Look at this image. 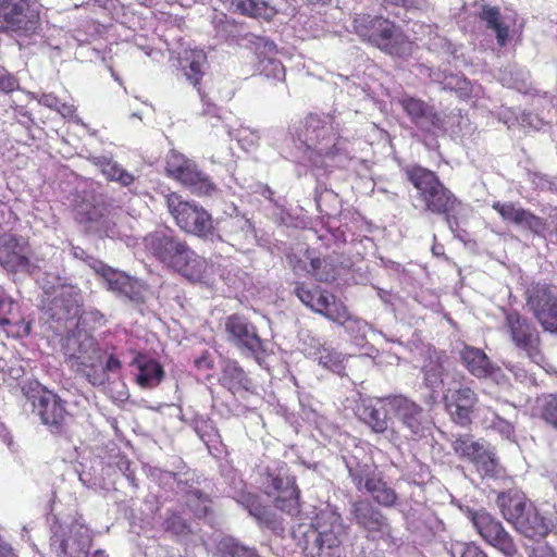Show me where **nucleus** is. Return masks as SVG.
I'll use <instances>...</instances> for the list:
<instances>
[{
    "mask_svg": "<svg viewBox=\"0 0 557 557\" xmlns=\"http://www.w3.org/2000/svg\"><path fill=\"white\" fill-rule=\"evenodd\" d=\"M145 248L168 268L172 269L175 262L188 247L187 244L173 236L168 231H156L144 238Z\"/></svg>",
    "mask_w": 557,
    "mask_h": 557,
    "instance_id": "22",
    "label": "nucleus"
},
{
    "mask_svg": "<svg viewBox=\"0 0 557 557\" xmlns=\"http://www.w3.org/2000/svg\"><path fill=\"white\" fill-rule=\"evenodd\" d=\"M165 170L170 176L188 186L197 195L210 196L216 190L209 176L177 151H171L168 154Z\"/></svg>",
    "mask_w": 557,
    "mask_h": 557,
    "instance_id": "16",
    "label": "nucleus"
},
{
    "mask_svg": "<svg viewBox=\"0 0 557 557\" xmlns=\"http://www.w3.org/2000/svg\"><path fill=\"white\" fill-rule=\"evenodd\" d=\"M0 265L13 273L30 272L29 247L25 238L13 234L0 236Z\"/></svg>",
    "mask_w": 557,
    "mask_h": 557,
    "instance_id": "23",
    "label": "nucleus"
},
{
    "mask_svg": "<svg viewBox=\"0 0 557 557\" xmlns=\"http://www.w3.org/2000/svg\"><path fill=\"white\" fill-rule=\"evenodd\" d=\"M389 399L391 397L364 400L358 408L359 418L375 433H384L388 429Z\"/></svg>",
    "mask_w": 557,
    "mask_h": 557,
    "instance_id": "29",
    "label": "nucleus"
},
{
    "mask_svg": "<svg viewBox=\"0 0 557 557\" xmlns=\"http://www.w3.org/2000/svg\"><path fill=\"white\" fill-rule=\"evenodd\" d=\"M230 11L249 17L270 20L276 14V10L268 0H220Z\"/></svg>",
    "mask_w": 557,
    "mask_h": 557,
    "instance_id": "36",
    "label": "nucleus"
},
{
    "mask_svg": "<svg viewBox=\"0 0 557 557\" xmlns=\"http://www.w3.org/2000/svg\"><path fill=\"white\" fill-rule=\"evenodd\" d=\"M497 505L504 518L517 528L530 504L524 494L518 491H508L498 495Z\"/></svg>",
    "mask_w": 557,
    "mask_h": 557,
    "instance_id": "34",
    "label": "nucleus"
},
{
    "mask_svg": "<svg viewBox=\"0 0 557 557\" xmlns=\"http://www.w3.org/2000/svg\"><path fill=\"white\" fill-rule=\"evenodd\" d=\"M552 527V521L542 516L537 508L530 504L516 529L525 537L536 539L546 536Z\"/></svg>",
    "mask_w": 557,
    "mask_h": 557,
    "instance_id": "35",
    "label": "nucleus"
},
{
    "mask_svg": "<svg viewBox=\"0 0 557 557\" xmlns=\"http://www.w3.org/2000/svg\"><path fill=\"white\" fill-rule=\"evenodd\" d=\"M527 306L544 331L557 334V289L535 284L528 289Z\"/></svg>",
    "mask_w": 557,
    "mask_h": 557,
    "instance_id": "18",
    "label": "nucleus"
},
{
    "mask_svg": "<svg viewBox=\"0 0 557 557\" xmlns=\"http://www.w3.org/2000/svg\"><path fill=\"white\" fill-rule=\"evenodd\" d=\"M18 88L17 79L5 70H0V91L9 94Z\"/></svg>",
    "mask_w": 557,
    "mask_h": 557,
    "instance_id": "58",
    "label": "nucleus"
},
{
    "mask_svg": "<svg viewBox=\"0 0 557 557\" xmlns=\"http://www.w3.org/2000/svg\"><path fill=\"white\" fill-rule=\"evenodd\" d=\"M262 486L267 495L274 498L275 507L289 516H296L300 511L299 491L295 485V479L289 475L285 466L268 470Z\"/></svg>",
    "mask_w": 557,
    "mask_h": 557,
    "instance_id": "11",
    "label": "nucleus"
},
{
    "mask_svg": "<svg viewBox=\"0 0 557 557\" xmlns=\"http://www.w3.org/2000/svg\"><path fill=\"white\" fill-rule=\"evenodd\" d=\"M346 466L356 488L368 492L373 500L383 507L397 505V494L368 463L346 461Z\"/></svg>",
    "mask_w": 557,
    "mask_h": 557,
    "instance_id": "15",
    "label": "nucleus"
},
{
    "mask_svg": "<svg viewBox=\"0 0 557 557\" xmlns=\"http://www.w3.org/2000/svg\"><path fill=\"white\" fill-rule=\"evenodd\" d=\"M50 304V317L57 321L73 320L81 313L83 297L78 287L61 284L54 288Z\"/></svg>",
    "mask_w": 557,
    "mask_h": 557,
    "instance_id": "25",
    "label": "nucleus"
},
{
    "mask_svg": "<svg viewBox=\"0 0 557 557\" xmlns=\"http://www.w3.org/2000/svg\"><path fill=\"white\" fill-rule=\"evenodd\" d=\"M227 341L259 364L265 354V342L258 335L257 327L243 315L232 314L225 320Z\"/></svg>",
    "mask_w": 557,
    "mask_h": 557,
    "instance_id": "13",
    "label": "nucleus"
},
{
    "mask_svg": "<svg viewBox=\"0 0 557 557\" xmlns=\"http://www.w3.org/2000/svg\"><path fill=\"white\" fill-rule=\"evenodd\" d=\"M480 17L486 23L487 28L495 32L498 45L505 46L509 38V27L502 21L498 8L484 5Z\"/></svg>",
    "mask_w": 557,
    "mask_h": 557,
    "instance_id": "44",
    "label": "nucleus"
},
{
    "mask_svg": "<svg viewBox=\"0 0 557 557\" xmlns=\"http://www.w3.org/2000/svg\"><path fill=\"white\" fill-rule=\"evenodd\" d=\"M293 535L308 556L342 557L347 527L342 516L327 507L320 510L309 524L294 528Z\"/></svg>",
    "mask_w": 557,
    "mask_h": 557,
    "instance_id": "3",
    "label": "nucleus"
},
{
    "mask_svg": "<svg viewBox=\"0 0 557 557\" xmlns=\"http://www.w3.org/2000/svg\"><path fill=\"white\" fill-rule=\"evenodd\" d=\"M195 432L198 434L200 440L210 447L211 444H214L219 440V434L216 429L214 428L212 421L205 418H197L194 422Z\"/></svg>",
    "mask_w": 557,
    "mask_h": 557,
    "instance_id": "52",
    "label": "nucleus"
},
{
    "mask_svg": "<svg viewBox=\"0 0 557 557\" xmlns=\"http://www.w3.org/2000/svg\"><path fill=\"white\" fill-rule=\"evenodd\" d=\"M309 272L320 282H331L336 277L335 267L326 259L312 258Z\"/></svg>",
    "mask_w": 557,
    "mask_h": 557,
    "instance_id": "49",
    "label": "nucleus"
},
{
    "mask_svg": "<svg viewBox=\"0 0 557 557\" xmlns=\"http://www.w3.org/2000/svg\"><path fill=\"white\" fill-rule=\"evenodd\" d=\"M195 364L198 369H211L212 360L209 358L207 354H203L201 357L195 360Z\"/></svg>",
    "mask_w": 557,
    "mask_h": 557,
    "instance_id": "64",
    "label": "nucleus"
},
{
    "mask_svg": "<svg viewBox=\"0 0 557 557\" xmlns=\"http://www.w3.org/2000/svg\"><path fill=\"white\" fill-rule=\"evenodd\" d=\"M219 382L233 394L239 391H248L251 385V381L244 369L237 361L230 359L224 360L222 363Z\"/></svg>",
    "mask_w": 557,
    "mask_h": 557,
    "instance_id": "37",
    "label": "nucleus"
},
{
    "mask_svg": "<svg viewBox=\"0 0 557 557\" xmlns=\"http://www.w3.org/2000/svg\"><path fill=\"white\" fill-rule=\"evenodd\" d=\"M395 3L406 9L423 10L426 8V0H396Z\"/></svg>",
    "mask_w": 557,
    "mask_h": 557,
    "instance_id": "62",
    "label": "nucleus"
},
{
    "mask_svg": "<svg viewBox=\"0 0 557 557\" xmlns=\"http://www.w3.org/2000/svg\"><path fill=\"white\" fill-rule=\"evenodd\" d=\"M354 32L381 51L398 58H408L413 42L392 21L370 14H356L352 21Z\"/></svg>",
    "mask_w": 557,
    "mask_h": 557,
    "instance_id": "5",
    "label": "nucleus"
},
{
    "mask_svg": "<svg viewBox=\"0 0 557 557\" xmlns=\"http://www.w3.org/2000/svg\"><path fill=\"white\" fill-rule=\"evenodd\" d=\"M532 557H557V552L553 547L542 544L533 548Z\"/></svg>",
    "mask_w": 557,
    "mask_h": 557,
    "instance_id": "60",
    "label": "nucleus"
},
{
    "mask_svg": "<svg viewBox=\"0 0 557 557\" xmlns=\"http://www.w3.org/2000/svg\"><path fill=\"white\" fill-rule=\"evenodd\" d=\"M164 529L174 535H185L190 532L189 524L176 512H171L164 520Z\"/></svg>",
    "mask_w": 557,
    "mask_h": 557,
    "instance_id": "55",
    "label": "nucleus"
},
{
    "mask_svg": "<svg viewBox=\"0 0 557 557\" xmlns=\"http://www.w3.org/2000/svg\"><path fill=\"white\" fill-rule=\"evenodd\" d=\"M239 504L253 517L259 523L267 525L268 528L275 529V518L271 510L263 506L259 498L255 495L247 494L243 495Z\"/></svg>",
    "mask_w": 557,
    "mask_h": 557,
    "instance_id": "43",
    "label": "nucleus"
},
{
    "mask_svg": "<svg viewBox=\"0 0 557 557\" xmlns=\"http://www.w3.org/2000/svg\"><path fill=\"white\" fill-rule=\"evenodd\" d=\"M90 268L103 278L107 288L115 294L127 283V278L129 277L124 272L112 269L100 260L90 259Z\"/></svg>",
    "mask_w": 557,
    "mask_h": 557,
    "instance_id": "45",
    "label": "nucleus"
},
{
    "mask_svg": "<svg viewBox=\"0 0 557 557\" xmlns=\"http://www.w3.org/2000/svg\"><path fill=\"white\" fill-rule=\"evenodd\" d=\"M387 405L391 413L407 431V437L417 440L425 435L428 422L424 419L422 407L404 396L391 397Z\"/></svg>",
    "mask_w": 557,
    "mask_h": 557,
    "instance_id": "20",
    "label": "nucleus"
},
{
    "mask_svg": "<svg viewBox=\"0 0 557 557\" xmlns=\"http://www.w3.org/2000/svg\"><path fill=\"white\" fill-rule=\"evenodd\" d=\"M295 292L304 305L329 320L339 325H346L350 331L356 329L358 333H364L368 329V323L350 314L348 308L334 295L321 290L319 287L307 288L304 285L298 286Z\"/></svg>",
    "mask_w": 557,
    "mask_h": 557,
    "instance_id": "6",
    "label": "nucleus"
},
{
    "mask_svg": "<svg viewBox=\"0 0 557 557\" xmlns=\"http://www.w3.org/2000/svg\"><path fill=\"white\" fill-rule=\"evenodd\" d=\"M40 24L39 7L33 0H0V32L32 37Z\"/></svg>",
    "mask_w": 557,
    "mask_h": 557,
    "instance_id": "7",
    "label": "nucleus"
},
{
    "mask_svg": "<svg viewBox=\"0 0 557 557\" xmlns=\"http://www.w3.org/2000/svg\"><path fill=\"white\" fill-rule=\"evenodd\" d=\"M71 255L73 256V258L86 262L89 267L90 259L96 260L94 257L89 256L83 248L74 245H71Z\"/></svg>",
    "mask_w": 557,
    "mask_h": 557,
    "instance_id": "61",
    "label": "nucleus"
},
{
    "mask_svg": "<svg viewBox=\"0 0 557 557\" xmlns=\"http://www.w3.org/2000/svg\"><path fill=\"white\" fill-rule=\"evenodd\" d=\"M454 450L462 458L470 460L478 472L487 478H497L502 473L496 454L484 442L474 441L471 436L457 437L453 443Z\"/></svg>",
    "mask_w": 557,
    "mask_h": 557,
    "instance_id": "17",
    "label": "nucleus"
},
{
    "mask_svg": "<svg viewBox=\"0 0 557 557\" xmlns=\"http://www.w3.org/2000/svg\"><path fill=\"white\" fill-rule=\"evenodd\" d=\"M451 557H487V555L475 544L456 543L449 548Z\"/></svg>",
    "mask_w": 557,
    "mask_h": 557,
    "instance_id": "56",
    "label": "nucleus"
},
{
    "mask_svg": "<svg viewBox=\"0 0 557 557\" xmlns=\"http://www.w3.org/2000/svg\"><path fill=\"white\" fill-rule=\"evenodd\" d=\"M502 84L518 91H527L528 73L523 70L509 69L502 72L499 76Z\"/></svg>",
    "mask_w": 557,
    "mask_h": 557,
    "instance_id": "48",
    "label": "nucleus"
},
{
    "mask_svg": "<svg viewBox=\"0 0 557 557\" xmlns=\"http://www.w3.org/2000/svg\"><path fill=\"white\" fill-rule=\"evenodd\" d=\"M208 263L207 260L197 255L189 247L186 248L185 252L181 257L178 262L174 263L172 270L176 271L184 277L193 282L201 281L207 272Z\"/></svg>",
    "mask_w": 557,
    "mask_h": 557,
    "instance_id": "38",
    "label": "nucleus"
},
{
    "mask_svg": "<svg viewBox=\"0 0 557 557\" xmlns=\"http://www.w3.org/2000/svg\"><path fill=\"white\" fill-rule=\"evenodd\" d=\"M302 350L306 356L314 358L320 366L335 373L339 374L345 369V357L333 348L323 345L319 338L311 337L309 342L305 341Z\"/></svg>",
    "mask_w": 557,
    "mask_h": 557,
    "instance_id": "30",
    "label": "nucleus"
},
{
    "mask_svg": "<svg viewBox=\"0 0 557 557\" xmlns=\"http://www.w3.org/2000/svg\"><path fill=\"white\" fill-rule=\"evenodd\" d=\"M15 116L21 124H27L32 122L30 114L20 106L14 107Z\"/></svg>",
    "mask_w": 557,
    "mask_h": 557,
    "instance_id": "63",
    "label": "nucleus"
},
{
    "mask_svg": "<svg viewBox=\"0 0 557 557\" xmlns=\"http://www.w3.org/2000/svg\"><path fill=\"white\" fill-rule=\"evenodd\" d=\"M169 212L176 225L184 232L208 237L212 235L213 221L211 215L195 201H186L176 193L166 195Z\"/></svg>",
    "mask_w": 557,
    "mask_h": 557,
    "instance_id": "9",
    "label": "nucleus"
},
{
    "mask_svg": "<svg viewBox=\"0 0 557 557\" xmlns=\"http://www.w3.org/2000/svg\"><path fill=\"white\" fill-rule=\"evenodd\" d=\"M0 326L12 336H26L30 332V324L21 315L18 304L11 298L0 299Z\"/></svg>",
    "mask_w": 557,
    "mask_h": 557,
    "instance_id": "31",
    "label": "nucleus"
},
{
    "mask_svg": "<svg viewBox=\"0 0 557 557\" xmlns=\"http://www.w3.org/2000/svg\"><path fill=\"white\" fill-rule=\"evenodd\" d=\"M492 208L504 221L539 237L557 243V209L552 210L548 218L544 219L511 201H495Z\"/></svg>",
    "mask_w": 557,
    "mask_h": 557,
    "instance_id": "8",
    "label": "nucleus"
},
{
    "mask_svg": "<svg viewBox=\"0 0 557 557\" xmlns=\"http://www.w3.org/2000/svg\"><path fill=\"white\" fill-rule=\"evenodd\" d=\"M350 513L356 524L367 532L368 539L375 541L392 536V527L387 518L369 500L354 502Z\"/></svg>",
    "mask_w": 557,
    "mask_h": 557,
    "instance_id": "19",
    "label": "nucleus"
},
{
    "mask_svg": "<svg viewBox=\"0 0 557 557\" xmlns=\"http://www.w3.org/2000/svg\"><path fill=\"white\" fill-rule=\"evenodd\" d=\"M505 329L515 347L522 351L532 362L541 364L544 356L537 329L517 311L506 313Z\"/></svg>",
    "mask_w": 557,
    "mask_h": 557,
    "instance_id": "14",
    "label": "nucleus"
},
{
    "mask_svg": "<svg viewBox=\"0 0 557 557\" xmlns=\"http://www.w3.org/2000/svg\"><path fill=\"white\" fill-rule=\"evenodd\" d=\"M520 123L523 127L530 129H541L544 125L543 120L533 113H522L520 116Z\"/></svg>",
    "mask_w": 557,
    "mask_h": 557,
    "instance_id": "59",
    "label": "nucleus"
},
{
    "mask_svg": "<svg viewBox=\"0 0 557 557\" xmlns=\"http://www.w3.org/2000/svg\"><path fill=\"white\" fill-rule=\"evenodd\" d=\"M76 220L84 224L89 232L109 238L124 239V235L117 228L116 223L104 218L99 207H78L76 209Z\"/></svg>",
    "mask_w": 557,
    "mask_h": 557,
    "instance_id": "27",
    "label": "nucleus"
},
{
    "mask_svg": "<svg viewBox=\"0 0 557 557\" xmlns=\"http://www.w3.org/2000/svg\"><path fill=\"white\" fill-rule=\"evenodd\" d=\"M357 112L338 111L332 114L319 115L310 114L305 121L299 122L290 131V139L297 150L302 153L298 162L307 164L311 162L317 164L313 154L333 156L343 150L339 133L344 131V125Z\"/></svg>",
    "mask_w": 557,
    "mask_h": 557,
    "instance_id": "1",
    "label": "nucleus"
},
{
    "mask_svg": "<svg viewBox=\"0 0 557 557\" xmlns=\"http://www.w3.org/2000/svg\"><path fill=\"white\" fill-rule=\"evenodd\" d=\"M444 399L446 409L456 423L467 425L471 422V414L478 403V396L472 388L460 386L448 389Z\"/></svg>",
    "mask_w": 557,
    "mask_h": 557,
    "instance_id": "26",
    "label": "nucleus"
},
{
    "mask_svg": "<svg viewBox=\"0 0 557 557\" xmlns=\"http://www.w3.org/2000/svg\"><path fill=\"white\" fill-rule=\"evenodd\" d=\"M230 238L233 246L243 249L253 244L256 239L255 228L245 216H235L227 222Z\"/></svg>",
    "mask_w": 557,
    "mask_h": 557,
    "instance_id": "42",
    "label": "nucleus"
},
{
    "mask_svg": "<svg viewBox=\"0 0 557 557\" xmlns=\"http://www.w3.org/2000/svg\"><path fill=\"white\" fill-rule=\"evenodd\" d=\"M466 516L481 539L506 557L517 553V546L503 523L485 509H466Z\"/></svg>",
    "mask_w": 557,
    "mask_h": 557,
    "instance_id": "12",
    "label": "nucleus"
},
{
    "mask_svg": "<svg viewBox=\"0 0 557 557\" xmlns=\"http://www.w3.org/2000/svg\"><path fill=\"white\" fill-rule=\"evenodd\" d=\"M207 62V55L201 49L184 50L178 58V69L183 72L186 79L198 89L203 76V66Z\"/></svg>",
    "mask_w": 557,
    "mask_h": 557,
    "instance_id": "33",
    "label": "nucleus"
},
{
    "mask_svg": "<svg viewBox=\"0 0 557 557\" xmlns=\"http://www.w3.org/2000/svg\"><path fill=\"white\" fill-rule=\"evenodd\" d=\"M138 372L136 374V382L144 388H152L157 386L163 377V370L159 362L156 360L139 357L134 360Z\"/></svg>",
    "mask_w": 557,
    "mask_h": 557,
    "instance_id": "40",
    "label": "nucleus"
},
{
    "mask_svg": "<svg viewBox=\"0 0 557 557\" xmlns=\"http://www.w3.org/2000/svg\"><path fill=\"white\" fill-rule=\"evenodd\" d=\"M227 134L236 138L240 147L246 151L255 149L261 138L259 131L249 127H239L235 134L228 129Z\"/></svg>",
    "mask_w": 557,
    "mask_h": 557,
    "instance_id": "51",
    "label": "nucleus"
},
{
    "mask_svg": "<svg viewBox=\"0 0 557 557\" xmlns=\"http://www.w3.org/2000/svg\"><path fill=\"white\" fill-rule=\"evenodd\" d=\"M257 70L268 78L281 81L285 77V69L276 58V46L269 40H262L257 48Z\"/></svg>",
    "mask_w": 557,
    "mask_h": 557,
    "instance_id": "32",
    "label": "nucleus"
},
{
    "mask_svg": "<svg viewBox=\"0 0 557 557\" xmlns=\"http://www.w3.org/2000/svg\"><path fill=\"white\" fill-rule=\"evenodd\" d=\"M444 89H450L460 92L461 95H467L471 92V84L463 77L450 75L449 77H445L443 82Z\"/></svg>",
    "mask_w": 557,
    "mask_h": 557,
    "instance_id": "57",
    "label": "nucleus"
},
{
    "mask_svg": "<svg viewBox=\"0 0 557 557\" xmlns=\"http://www.w3.org/2000/svg\"><path fill=\"white\" fill-rule=\"evenodd\" d=\"M91 544L92 532L83 523L52 527L50 546L58 557H87Z\"/></svg>",
    "mask_w": 557,
    "mask_h": 557,
    "instance_id": "10",
    "label": "nucleus"
},
{
    "mask_svg": "<svg viewBox=\"0 0 557 557\" xmlns=\"http://www.w3.org/2000/svg\"><path fill=\"white\" fill-rule=\"evenodd\" d=\"M62 350L69 368L92 386H103L120 373V360L114 355L106 357L104 350L86 332L67 334L62 342Z\"/></svg>",
    "mask_w": 557,
    "mask_h": 557,
    "instance_id": "2",
    "label": "nucleus"
},
{
    "mask_svg": "<svg viewBox=\"0 0 557 557\" xmlns=\"http://www.w3.org/2000/svg\"><path fill=\"white\" fill-rule=\"evenodd\" d=\"M90 161L108 180L117 182L122 186H129L135 180L132 173L107 156H92Z\"/></svg>",
    "mask_w": 557,
    "mask_h": 557,
    "instance_id": "41",
    "label": "nucleus"
},
{
    "mask_svg": "<svg viewBox=\"0 0 557 557\" xmlns=\"http://www.w3.org/2000/svg\"><path fill=\"white\" fill-rule=\"evenodd\" d=\"M399 104L420 131L433 135L444 134L446 132L441 115L423 100L405 96L399 99Z\"/></svg>",
    "mask_w": 557,
    "mask_h": 557,
    "instance_id": "24",
    "label": "nucleus"
},
{
    "mask_svg": "<svg viewBox=\"0 0 557 557\" xmlns=\"http://www.w3.org/2000/svg\"><path fill=\"white\" fill-rule=\"evenodd\" d=\"M486 426L508 441H515L513 421L500 417L497 412H492V418H486Z\"/></svg>",
    "mask_w": 557,
    "mask_h": 557,
    "instance_id": "50",
    "label": "nucleus"
},
{
    "mask_svg": "<svg viewBox=\"0 0 557 557\" xmlns=\"http://www.w3.org/2000/svg\"><path fill=\"white\" fill-rule=\"evenodd\" d=\"M447 370V357L436 350L429 354L422 367L423 380L431 389H436L443 383V376Z\"/></svg>",
    "mask_w": 557,
    "mask_h": 557,
    "instance_id": "39",
    "label": "nucleus"
},
{
    "mask_svg": "<svg viewBox=\"0 0 557 557\" xmlns=\"http://www.w3.org/2000/svg\"><path fill=\"white\" fill-rule=\"evenodd\" d=\"M28 399L32 401L33 412L44 424L58 429L64 422V401L53 392L37 384Z\"/></svg>",
    "mask_w": 557,
    "mask_h": 557,
    "instance_id": "21",
    "label": "nucleus"
},
{
    "mask_svg": "<svg viewBox=\"0 0 557 557\" xmlns=\"http://www.w3.org/2000/svg\"><path fill=\"white\" fill-rule=\"evenodd\" d=\"M146 286L140 281L128 277L127 283L122 286L116 295L123 296L132 301H144Z\"/></svg>",
    "mask_w": 557,
    "mask_h": 557,
    "instance_id": "53",
    "label": "nucleus"
},
{
    "mask_svg": "<svg viewBox=\"0 0 557 557\" xmlns=\"http://www.w3.org/2000/svg\"><path fill=\"white\" fill-rule=\"evenodd\" d=\"M408 178L419 191L424 209L445 216L450 231L458 226L461 201L438 180L432 171L421 166L408 171Z\"/></svg>",
    "mask_w": 557,
    "mask_h": 557,
    "instance_id": "4",
    "label": "nucleus"
},
{
    "mask_svg": "<svg viewBox=\"0 0 557 557\" xmlns=\"http://www.w3.org/2000/svg\"><path fill=\"white\" fill-rule=\"evenodd\" d=\"M543 419L557 428V396L547 395L539 399Z\"/></svg>",
    "mask_w": 557,
    "mask_h": 557,
    "instance_id": "54",
    "label": "nucleus"
},
{
    "mask_svg": "<svg viewBox=\"0 0 557 557\" xmlns=\"http://www.w3.org/2000/svg\"><path fill=\"white\" fill-rule=\"evenodd\" d=\"M221 557H260L253 549L238 544L234 539H224L219 544Z\"/></svg>",
    "mask_w": 557,
    "mask_h": 557,
    "instance_id": "47",
    "label": "nucleus"
},
{
    "mask_svg": "<svg viewBox=\"0 0 557 557\" xmlns=\"http://www.w3.org/2000/svg\"><path fill=\"white\" fill-rule=\"evenodd\" d=\"M460 359L465 368L475 377H492L497 383L503 376L499 368L495 367L486 354L476 347L465 345L460 350Z\"/></svg>",
    "mask_w": 557,
    "mask_h": 557,
    "instance_id": "28",
    "label": "nucleus"
},
{
    "mask_svg": "<svg viewBox=\"0 0 557 557\" xmlns=\"http://www.w3.org/2000/svg\"><path fill=\"white\" fill-rule=\"evenodd\" d=\"M28 97L36 99L39 104H42L51 110L57 111L63 117H73L75 113V107L73 104H69L62 102L57 96L53 94L42 92L40 95L28 92Z\"/></svg>",
    "mask_w": 557,
    "mask_h": 557,
    "instance_id": "46",
    "label": "nucleus"
}]
</instances>
